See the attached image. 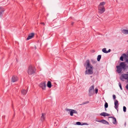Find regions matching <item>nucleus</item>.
I'll list each match as a JSON object with an SVG mask.
<instances>
[{
    "mask_svg": "<svg viewBox=\"0 0 128 128\" xmlns=\"http://www.w3.org/2000/svg\"><path fill=\"white\" fill-rule=\"evenodd\" d=\"M84 66H86V69L87 68H90V69H89L86 70L85 71L86 74H91L93 73L92 66L90 64V60H87L84 64Z\"/></svg>",
    "mask_w": 128,
    "mask_h": 128,
    "instance_id": "obj_1",
    "label": "nucleus"
},
{
    "mask_svg": "<svg viewBox=\"0 0 128 128\" xmlns=\"http://www.w3.org/2000/svg\"><path fill=\"white\" fill-rule=\"evenodd\" d=\"M36 72V68L31 65H30L28 68L27 72L29 75H31L34 74Z\"/></svg>",
    "mask_w": 128,
    "mask_h": 128,
    "instance_id": "obj_2",
    "label": "nucleus"
},
{
    "mask_svg": "<svg viewBox=\"0 0 128 128\" xmlns=\"http://www.w3.org/2000/svg\"><path fill=\"white\" fill-rule=\"evenodd\" d=\"M94 85L90 86V88L88 90V95L89 96H90L94 94Z\"/></svg>",
    "mask_w": 128,
    "mask_h": 128,
    "instance_id": "obj_3",
    "label": "nucleus"
},
{
    "mask_svg": "<svg viewBox=\"0 0 128 128\" xmlns=\"http://www.w3.org/2000/svg\"><path fill=\"white\" fill-rule=\"evenodd\" d=\"M105 11V9L104 6H102V7L98 6V12L100 14H102Z\"/></svg>",
    "mask_w": 128,
    "mask_h": 128,
    "instance_id": "obj_4",
    "label": "nucleus"
},
{
    "mask_svg": "<svg viewBox=\"0 0 128 128\" xmlns=\"http://www.w3.org/2000/svg\"><path fill=\"white\" fill-rule=\"evenodd\" d=\"M128 78V74H122L121 76L120 77V79L122 81H124L123 79L127 80Z\"/></svg>",
    "mask_w": 128,
    "mask_h": 128,
    "instance_id": "obj_5",
    "label": "nucleus"
},
{
    "mask_svg": "<svg viewBox=\"0 0 128 128\" xmlns=\"http://www.w3.org/2000/svg\"><path fill=\"white\" fill-rule=\"evenodd\" d=\"M5 10L3 7L0 6V17L2 18L3 15V13Z\"/></svg>",
    "mask_w": 128,
    "mask_h": 128,
    "instance_id": "obj_6",
    "label": "nucleus"
},
{
    "mask_svg": "<svg viewBox=\"0 0 128 128\" xmlns=\"http://www.w3.org/2000/svg\"><path fill=\"white\" fill-rule=\"evenodd\" d=\"M116 67L117 69L116 70V72L118 73H121L122 69V67L119 66H117Z\"/></svg>",
    "mask_w": 128,
    "mask_h": 128,
    "instance_id": "obj_7",
    "label": "nucleus"
},
{
    "mask_svg": "<svg viewBox=\"0 0 128 128\" xmlns=\"http://www.w3.org/2000/svg\"><path fill=\"white\" fill-rule=\"evenodd\" d=\"M40 86L41 87L43 90H45L46 87V82L41 83L40 84Z\"/></svg>",
    "mask_w": 128,
    "mask_h": 128,
    "instance_id": "obj_8",
    "label": "nucleus"
},
{
    "mask_svg": "<svg viewBox=\"0 0 128 128\" xmlns=\"http://www.w3.org/2000/svg\"><path fill=\"white\" fill-rule=\"evenodd\" d=\"M18 79V78L16 76H14L12 78V81L13 82H14L17 81Z\"/></svg>",
    "mask_w": 128,
    "mask_h": 128,
    "instance_id": "obj_9",
    "label": "nucleus"
},
{
    "mask_svg": "<svg viewBox=\"0 0 128 128\" xmlns=\"http://www.w3.org/2000/svg\"><path fill=\"white\" fill-rule=\"evenodd\" d=\"M34 36V34L33 33H32L29 34L27 38L26 39V40H28L31 39Z\"/></svg>",
    "mask_w": 128,
    "mask_h": 128,
    "instance_id": "obj_10",
    "label": "nucleus"
},
{
    "mask_svg": "<svg viewBox=\"0 0 128 128\" xmlns=\"http://www.w3.org/2000/svg\"><path fill=\"white\" fill-rule=\"evenodd\" d=\"M115 105L114 108L118 111V102L117 100H116L114 103Z\"/></svg>",
    "mask_w": 128,
    "mask_h": 128,
    "instance_id": "obj_11",
    "label": "nucleus"
},
{
    "mask_svg": "<svg viewBox=\"0 0 128 128\" xmlns=\"http://www.w3.org/2000/svg\"><path fill=\"white\" fill-rule=\"evenodd\" d=\"M77 113L78 112L76 110L72 109L70 112V114L71 116H72L73 115V114H77Z\"/></svg>",
    "mask_w": 128,
    "mask_h": 128,
    "instance_id": "obj_12",
    "label": "nucleus"
},
{
    "mask_svg": "<svg viewBox=\"0 0 128 128\" xmlns=\"http://www.w3.org/2000/svg\"><path fill=\"white\" fill-rule=\"evenodd\" d=\"M120 66H121L122 67V68H123L124 70H125L126 69L125 66L126 64L124 63V62H121L120 64Z\"/></svg>",
    "mask_w": 128,
    "mask_h": 128,
    "instance_id": "obj_13",
    "label": "nucleus"
},
{
    "mask_svg": "<svg viewBox=\"0 0 128 128\" xmlns=\"http://www.w3.org/2000/svg\"><path fill=\"white\" fill-rule=\"evenodd\" d=\"M45 115V114H44L43 113L42 114V115L41 118V120L42 122H43L44 121L45 119V118L44 117Z\"/></svg>",
    "mask_w": 128,
    "mask_h": 128,
    "instance_id": "obj_14",
    "label": "nucleus"
},
{
    "mask_svg": "<svg viewBox=\"0 0 128 128\" xmlns=\"http://www.w3.org/2000/svg\"><path fill=\"white\" fill-rule=\"evenodd\" d=\"M127 56L126 55V54H122V56L120 58V60L122 61H123V57H124L125 58H126Z\"/></svg>",
    "mask_w": 128,
    "mask_h": 128,
    "instance_id": "obj_15",
    "label": "nucleus"
},
{
    "mask_svg": "<svg viewBox=\"0 0 128 128\" xmlns=\"http://www.w3.org/2000/svg\"><path fill=\"white\" fill-rule=\"evenodd\" d=\"M99 122H102V123L106 124H108L109 123L108 122H107L106 121L103 120L100 121H99Z\"/></svg>",
    "mask_w": 128,
    "mask_h": 128,
    "instance_id": "obj_16",
    "label": "nucleus"
},
{
    "mask_svg": "<svg viewBox=\"0 0 128 128\" xmlns=\"http://www.w3.org/2000/svg\"><path fill=\"white\" fill-rule=\"evenodd\" d=\"M122 32L124 34H128V30L123 29L122 30Z\"/></svg>",
    "mask_w": 128,
    "mask_h": 128,
    "instance_id": "obj_17",
    "label": "nucleus"
},
{
    "mask_svg": "<svg viewBox=\"0 0 128 128\" xmlns=\"http://www.w3.org/2000/svg\"><path fill=\"white\" fill-rule=\"evenodd\" d=\"M27 92V90L24 89H22V90L21 93L22 94L24 95L26 94Z\"/></svg>",
    "mask_w": 128,
    "mask_h": 128,
    "instance_id": "obj_18",
    "label": "nucleus"
},
{
    "mask_svg": "<svg viewBox=\"0 0 128 128\" xmlns=\"http://www.w3.org/2000/svg\"><path fill=\"white\" fill-rule=\"evenodd\" d=\"M47 86L49 88H50L51 87L52 84L50 82V81L48 82L47 84Z\"/></svg>",
    "mask_w": 128,
    "mask_h": 128,
    "instance_id": "obj_19",
    "label": "nucleus"
},
{
    "mask_svg": "<svg viewBox=\"0 0 128 128\" xmlns=\"http://www.w3.org/2000/svg\"><path fill=\"white\" fill-rule=\"evenodd\" d=\"M105 4V2H100L99 5L98 6L102 7V6H104V5Z\"/></svg>",
    "mask_w": 128,
    "mask_h": 128,
    "instance_id": "obj_20",
    "label": "nucleus"
},
{
    "mask_svg": "<svg viewBox=\"0 0 128 128\" xmlns=\"http://www.w3.org/2000/svg\"><path fill=\"white\" fill-rule=\"evenodd\" d=\"M113 121L112 123L114 124H117V122L116 121V118H114L113 119Z\"/></svg>",
    "mask_w": 128,
    "mask_h": 128,
    "instance_id": "obj_21",
    "label": "nucleus"
},
{
    "mask_svg": "<svg viewBox=\"0 0 128 128\" xmlns=\"http://www.w3.org/2000/svg\"><path fill=\"white\" fill-rule=\"evenodd\" d=\"M91 61L92 63V64H95L97 62V61L96 60H95L93 59H91Z\"/></svg>",
    "mask_w": 128,
    "mask_h": 128,
    "instance_id": "obj_22",
    "label": "nucleus"
},
{
    "mask_svg": "<svg viewBox=\"0 0 128 128\" xmlns=\"http://www.w3.org/2000/svg\"><path fill=\"white\" fill-rule=\"evenodd\" d=\"M108 107V104L107 102H106L104 104V108L105 110L106 111V108H107Z\"/></svg>",
    "mask_w": 128,
    "mask_h": 128,
    "instance_id": "obj_23",
    "label": "nucleus"
},
{
    "mask_svg": "<svg viewBox=\"0 0 128 128\" xmlns=\"http://www.w3.org/2000/svg\"><path fill=\"white\" fill-rule=\"evenodd\" d=\"M101 58V56L100 55H98L97 58V60L98 61H99Z\"/></svg>",
    "mask_w": 128,
    "mask_h": 128,
    "instance_id": "obj_24",
    "label": "nucleus"
},
{
    "mask_svg": "<svg viewBox=\"0 0 128 128\" xmlns=\"http://www.w3.org/2000/svg\"><path fill=\"white\" fill-rule=\"evenodd\" d=\"M106 48H104L102 49V51L104 53H107V51L106 50Z\"/></svg>",
    "mask_w": 128,
    "mask_h": 128,
    "instance_id": "obj_25",
    "label": "nucleus"
},
{
    "mask_svg": "<svg viewBox=\"0 0 128 128\" xmlns=\"http://www.w3.org/2000/svg\"><path fill=\"white\" fill-rule=\"evenodd\" d=\"M106 112H102L101 113V114H100V115L103 116H104V115H106Z\"/></svg>",
    "mask_w": 128,
    "mask_h": 128,
    "instance_id": "obj_26",
    "label": "nucleus"
},
{
    "mask_svg": "<svg viewBox=\"0 0 128 128\" xmlns=\"http://www.w3.org/2000/svg\"><path fill=\"white\" fill-rule=\"evenodd\" d=\"M89 103V102L88 101L84 102H83L82 104H80V105H83L88 104Z\"/></svg>",
    "mask_w": 128,
    "mask_h": 128,
    "instance_id": "obj_27",
    "label": "nucleus"
},
{
    "mask_svg": "<svg viewBox=\"0 0 128 128\" xmlns=\"http://www.w3.org/2000/svg\"><path fill=\"white\" fill-rule=\"evenodd\" d=\"M123 111L124 112H126V108L125 106H124L123 107Z\"/></svg>",
    "mask_w": 128,
    "mask_h": 128,
    "instance_id": "obj_28",
    "label": "nucleus"
},
{
    "mask_svg": "<svg viewBox=\"0 0 128 128\" xmlns=\"http://www.w3.org/2000/svg\"><path fill=\"white\" fill-rule=\"evenodd\" d=\"M119 85L120 89L121 90H122V87L121 84L120 82H119Z\"/></svg>",
    "mask_w": 128,
    "mask_h": 128,
    "instance_id": "obj_29",
    "label": "nucleus"
},
{
    "mask_svg": "<svg viewBox=\"0 0 128 128\" xmlns=\"http://www.w3.org/2000/svg\"><path fill=\"white\" fill-rule=\"evenodd\" d=\"M76 124L77 125H82V124H81V122H76Z\"/></svg>",
    "mask_w": 128,
    "mask_h": 128,
    "instance_id": "obj_30",
    "label": "nucleus"
},
{
    "mask_svg": "<svg viewBox=\"0 0 128 128\" xmlns=\"http://www.w3.org/2000/svg\"><path fill=\"white\" fill-rule=\"evenodd\" d=\"M72 109H70L68 108H66V110L67 111H69L70 112L71 111V110H72Z\"/></svg>",
    "mask_w": 128,
    "mask_h": 128,
    "instance_id": "obj_31",
    "label": "nucleus"
},
{
    "mask_svg": "<svg viewBox=\"0 0 128 128\" xmlns=\"http://www.w3.org/2000/svg\"><path fill=\"white\" fill-rule=\"evenodd\" d=\"M95 92L96 94H97L98 92V89L96 88L95 89Z\"/></svg>",
    "mask_w": 128,
    "mask_h": 128,
    "instance_id": "obj_32",
    "label": "nucleus"
},
{
    "mask_svg": "<svg viewBox=\"0 0 128 128\" xmlns=\"http://www.w3.org/2000/svg\"><path fill=\"white\" fill-rule=\"evenodd\" d=\"M113 99L115 100L116 98V97L115 95L114 94H113Z\"/></svg>",
    "mask_w": 128,
    "mask_h": 128,
    "instance_id": "obj_33",
    "label": "nucleus"
},
{
    "mask_svg": "<svg viewBox=\"0 0 128 128\" xmlns=\"http://www.w3.org/2000/svg\"><path fill=\"white\" fill-rule=\"evenodd\" d=\"M106 115L104 116H108L110 115V114H108L106 112Z\"/></svg>",
    "mask_w": 128,
    "mask_h": 128,
    "instance_id": "obj_34",
    "label": "nucleus"
},
{
    "mask_svg": "<svg viewBox=\"0 0 128 128\" xmlns=\"http://www.w3.org/2000/svg\"><path fill=\"white\" fill-rule=\"evenodd\" d=\"M88 125V124H87V123H83V124H82V125Z\"/></svg>",
    "mask_w": 128,
    "mask_h": 128,
    "instance_id": "obj_35",
    "label": "nucleus"
},
{
    "mask_svg": "<svg viewBox=\"0 0 128 128\" xmlns=\"http://www.w3.org/2000/svg\"><path fill=\"white\" fill-rule=\"evenodd\" d=\"M126 89L128 90V84H127L126 86Z\"/></svg>",
    "mask_w": 128,
    "mask_h": 128,
    "instance_id": "obj_36",
    "label": "nucleus"
},
{
    "mask_svg": "<svg viewBox=\"0 0 128 128\" xmlns=\"http://www.w3.org/2000/svg\"><path fill=\"white\" fill-rule=\"evenodd\" d=\"M111 51V50L110 49H109L108 51H107V53L110 52Z\"/></svg>",
    "mask_w": 128,
    "mask_h": 128,
    "instance_id": "obj_37",
    "label": "nucleus"
},
{
    "mask_svg": "<svg viewBox=\"0 0 128 128\" xmlns=\"http://www.w3.org/2000/svg\"><path fill=\"white\" fill-rule=\"evenodd\" d=\"M115 117H114V116H111V117H108V118H113V119H114V118Z\"/></svg>",
    "mask_w": 128,
    "mask_h": 128,
    "instance_id": "obj_38",
    "label": "nucleus"
},
{
    "mask_svg": "<svg viewBox=\"0 0 128 128\" xmlns=\"http://www.w3.org/2000/svg\"><path fill=\"white\" fill-rule=\"evenodd\" d=\"M40 24H42L44 25L45 24H44V22H41L40 23Z\"/></svg>",
    "mask_w": 128,
    "mask_h": 128,
    "instance_id": "obj_39",
    "label": "nucleus"
},
{
    "mask_svg": "<svg viewBox=\"0 0 128 128\" xmlns=\"http://www.w3.org/2000/svg\"><path fill=\"white\" fill-rule=\"evenodd\" d=\"M74 24V22H72V23H71V25H73V24Z\"/></svg>",
    "mask_w": 128,
    "mask_h": 128,
    "instance_id": "obj_40",
    "label": "nucleus"
},
{
    "mask_svg": "<svg viewBox=\"0 0 128 128\" xmlns=\"http://www.w3.org/2000/svg\"><path fill=\"white\" fill-rule=\"evenodd\" d=\"M127 52H128V50L127 51Z\"/></svg>",
    "mask_w": 128,
    "mask_h": 128,
    "instance_id": "obj_41",
    "label": "nucleus"
},
{
    "mask_svg": "<svg viewBox=\"0 0 128 128\" xmlns=\"http://www.w3.org/2000/svg\"><path fill=\"white\" fill-rule=\"evenodd\" d=\"M35 48H36V46H35Z\"/></svg>",
    "mask_w": 128,
    "mask_h": 128,
    "instance_id": "obj_42",
    "label": "nucleus"
},
{
    "mask_svg": "<svg viewBox=\"0 0 128 128\" xmlns=\"http://www.w3.org/2000/svg\"><path fill=\"white\" fill-rule=\"evenodd\" d=\"M126 123H125V125H126Z\"/></svg>",
    "mask_w": 128,
    "mask_h": 128,
    "instance_id": "obj_43",
    "label": "nucleus"
}]
</instances>
